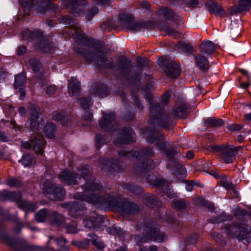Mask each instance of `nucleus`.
Segmentation results:
<instances>
[{
    "label": "nucleus",
    "instance_id": "e2e57ef3",
    "mask_svg": "<svg viewBox=\"0 0 251 251\" xmlns=\"http://www.w3.org/2000/svg\"><path fill=\"white\" fill-rule=\"evenodd\" d=\"M228 220V218L227 217L221 215L216 218L211 219L209 220V221L212 223H219Z\"/></svg>",
    "mask_w": 251,
    "mask_h": 251
},
{
    "label": "nucleus",
    "instance_id": "a211bd4d",
    "mask_svg": "<svg viewBox=\"0 0 251 251\" xmlns=\"http://www.w3.org/2000/svg\"><path fill=\"white\" fill-rule=\"evenodd\" d=\"M158 13L163 16L166 20H172L175 23L178 24L181 21L180 17L168 7L160 8Z\"/></svg>",
    "mask_w": 251,
    "mask_h": 251
},
{
    "label": "nucleus",
    "instance_id": "a19ab883",
    "mask_svg": "<svg viewBox=\"0 0 251 251\" xmlns=\"http://www.w3.org/2000/svg\"><path fill=\"white\" fill-rule=\"evenodd\" d=\"M25 83V75L24 73H20L15 76L14 88L17 89Z\"/></svg>",
    "mask_w": 251,
    "mask_h": 251
},
{
    "label": "nucleus",
    "instance_id": "49530a36",
    "mask_svg": "<svg viewBox=\"0 0 251 251\" xmlns=\"http://www.w3.org/2000/svg\"><path fill=\"white\" fill-rule=\"evenodd\" d=\"M55 185L52 184L50 181L46 180L42 186L43 191L44 193L51 194Z\"/></svg>",
    "mask_w": 251,
    "mask_h": 251
},
{
    "label": "nucleus",
    "instance_id": "393cba45",
    "mask_svg": "<svg viewBox=\"0 0 251 251\" xmlns=\"http://www.w3.org/2000/svg\"><path fill=\"white\" fill-rule=\"evenodd\" d=\"M30 113V126L31 130H34L38 128L39 123V111L37 108L34 105H31L29 107Z\"/></svg>",
    "mask_w": 251,
    "mask_h": 251
},
{
    "label": "nucleus",
    "instance_id": "39448f33",
    "mask_svg": "<svg viewBox=\"0 0 251 251\" xmlns=\"http://www.w3.org/2000/svg\"><path fill=\"white\" fill-rule=\"evenodd\" d=\"M143 228L144 234L135 236V241L136 244L139 246L147 242H162L167 239V237L166 233L161 231L157 227L147 225L144 226Z\"/></svg>",
    "mask_w": 251,
    "mask_h": 251
},
{
    "label": "nucleus",
    "instance_id": "4be33fe9",
    "mask_svg": "<svg viewBox=\"0 0 251 251\" xmlns=\"http://www.w3.org/2000/svg\"><path fill=\"white\" fill-rule=\"evenodd\" d=\"M63 207L66 208L69 210V214L75 216V212L85 209L83 203L81 201H75L73 202L64 203L61 204Z\"/></svg>",
    "mask_w": 251,
    "mask_h": 251
},
{
    "label": "nucleus",
    "instance_id": "5701e85b",
    "mask_svg": "<svg viewBox=\"0 0 251 251\" xmlns=\"http://www.w3.org/2000/svg\"><path fill=\"white\" fill-rule=\"evenodd\" d=\"M100 167L102 169L106 170L109 172H112L116 169L117 170L120 171L121 169L119 168V162L118 161L114 159H101L100 160Z\"/></svg>",
    "mask_w": 251,
    "mask_h": 251
},
{
    "label": "nucleus",
    "instance_id": "bb28decb",
    "mask_svg": "<svg viewBox=\"0 0 251 251\" xmlns=\"http://www.w3.org/2000/svg\"><path fill=\"white\" fill-rule=\"evenodd\" d=\"M194 60L198 67L203 71H207L210 65L207 59L202 54H199L194 56Z\"/></svg>",
    "mask_w": 251,
    "mask_h": 251
},
{
    "label": "nucleus",
    "instance_id": "a18cd8bd",
    "mask_svg": "<svg viewBox=\"0 0 251 251\" xmlns=\"http://www.w3.org/2000/svg\"><path fill=\"white\" fill-rule=\"evenodd\" d=\"M88 236L92 238V243L93 245L99 249L104 248V245L103 243L100 241L95 234L94 233H90Z\"/></svg>",
    "mask_w": 251,
    "mask_h": 251
},
{
    "label": "nucleus",
    "instance_id": "7ed1b4c3",
    "mask_svg": "<svg viewBox=\"0 0 251 251\" xmlns=\"http://www.w3.org/2000/svg\"><path fill=\"white\" fill-rule=\"evenodd\" d=\"M153 154L154 153L152 149L148 148H143L140 152L138 151H128L124 150L118 153L120 158H129L132 156L136 158L139 160L143 159V161L142 162H138V164L136 165L135 170L139 175L144 177L148 182L151 183L157 187H161L166 186V181L164 180L155 178L151 181V179L149 178L151 176L153 177V176H151L149 174V170L153 169L155 166L153 161L148 159V157L153 156Z\"/></svg>",
    "mask_w": 251,
    "mask_h": 251
},
{
    "label": "nucleus",
    "instance_id": "ea45409f",
    "mask_svg": "<svg viewBox=\"0 0 251 251\" xmlns=\"http://www.w3.org/2000/svg\"><path fill=\"white\" fill-rule=\"evenodd\" d=\"M50 218L52 222L57 226L61 225L65 221L64 217L56 212H53L50 215Z\"/></svg>",
    "mask_w": 251,
    "mask_h": 251
},
{
    "label": "nucleus",
    "instance_id": "603ef678",
    "mask_svg": "<svg viewBox=\"0 0 251 251\" xmlns=\"http://www.w3.org/2000/svg\"><path fill=\"white\" fill-rule=\"evenodd\" d=\"M72 244L79 249H85L88 246L89 242L88 240L82 241H73Z\"/></svg>",
    "mask_w": 251,
    "mask_h": 251
},
{
    "label": "nucleus",
    "instance_id": "338daca9",
    "mask_svg": "<svg viewBox=\"0 0 251 251\" xmlns=\"http://www.w3.org/2000/svg\"><path fill=\"white\" fill-rule=\"evenodd\" d=\"M66 228L67 232L69 233H75L77 232V229L75 226L68 225Z\"/></svg>",
    "mask_w": 251,
    "mask_h": 251
},
{
    "label": "nucleus",
    "instance_id": "f257e3e1",
    "mask_svg": "<svg viewBox=\"0 0 251 251\" xmlns=\"http://www.w3.org/2000/svg\"><path fill=\"white\" fill-rule=\"evenodd\" d=\"M81 177L86 182L82 186L83 193L81 195L76 194V199L95 205L100 204L116 208L124 214H133L139 210L138 206L134 203L116 197L113 194H104L101 185L92 178L89 166H79L76 173L63 170L59 176V179L69 185L77 184V179Z\"/></svg>",
    "mask_w": 251,
    "mask_h": 251
},
{
    "label": "nucleus",
    "instance_id": "8fccbe9b",
    "mask_svg": "<svg viewBox=\"0 0 251 251\" xmlns=\"http://www.w3.org/2000/svg\"><path fill=\"white\" fill-rule=\"evenodd\" d=\"M78 103L81 107L86 109L92 105V101L91 98L90 97L81 98L78 100Z\"/></svg>",
    "mask_w": 251,
    "mask_h": 251
},
{
    "label": "nucleus",
    "instance_id": "c03bdc74",
    "mask_svg": "<svg viewBox=\"0 0 251 251\" xmlns=\"http://www.w3.org/2000/svg\"><path fill=\"white\" fill-rule=\"evenodd\" d=\"M125 188L135 195L140 194L143 192V188L137 185L126 184Z\"/></svg>",
    "mask_w": 251,
    "mask_h": 251
},
{
    "label": "nucleus",
    "instance_id": "b1692460",
    "mask_svg": "<svg viewBox=\"0 0 251 251\" xmlns=\"http://www.w3.org/2000/svg\"><path fill=\"white\" fill-rule=\"evenodd\" d=\"M21 200L20 193L3 190L0 192V200L2 201H11L18 202Z\"/></svg>",
    "mask_w": 251,
    "mask_h": 251
},
{
    "label": "nucleus",
    "instance_id": "4d7b16f0",
    "mask_svg": "<svg viewBox=\"0 0 251 251\" xmlns=\"http://www.w3.org/2000/svg\"><path fill=\"white\" fill-rule=\"evenodd\" d=\"M233 214L236 217L240 219L246 215V210L239 208H236L234 209Z\"/></svg>",
    "mask_w": 251,
    "mask_h": 251
},
{
    "label": "nucleus",
    "instance_id": "6ab92c4d",
    "mask_svg": "<svg viewBox=\"0 0 251 251\" xmlns=\"http://www.w3.org/2000/svg\"><path fill=\"white\" fill-rule=\"evenodd\" d=\"M206 7L211 14L217 16L223 17L226 14V11L215 1H209L206 3Z\"/></svg>",
    "mask_w": 251,
    "mask_h": 251
},
{
    "label": "nucleus",
    "instance_id": "052dcab7",
    "mask_svg": "<svg viewBox=\"0 0 251 251\" xmlns=\"http://www.w3.org/2000/svg\"><path fill=\"white\" fill-rule=\"evenodd\" d=\"M137 66L139 68V71L141 73L143 71V68L146 65L147 60L144 59L141 57H138L137 59Z\"/></svg>",
    "mask_w": 251,
    "mask_h": 251
},
{
    "label": "nucleus",
    "instance_id": "4468645a",
    "mask_svg": "<svg viewBox=\"0 0 251 251\" xmlns=\"http://www.w3.org/2000/svg\"><path fill=\"white\" fill-rule=\"evenodd\" d=\"M147 134V138L151 143L156 141V146L160 150H164L167 145L164 141V136L156 132L152 127L147 128L144 130V134Z\"/></svg>",
    "mask_w": 251,
    "mask_h": 251
},
{
    "label": "nucleus",
    "instance_id": "4c0bfd02",
    "mask_svg": "<svg viewBox=\"0 0 251 251\" xmlns=\"http://www.w3.org/2000/svg\"><path fill=\"white\" fill-rule=\"evenodd\" d=\"M56 127L52 123H47L45 126V134L47 137L49 138H53L54 137V132Z\"/></svg>",
    "mask_w": 251,
    "mask_h": 251
},
{
    "label": "nucleus",
    "instance_id": "423d86ee",
    "mask_svg": "<svg viewBox=\"0 0 251 251\" xmlns=\"http://www.w3.org/2000/svg\"><path fill=\"white\" fill-rule=\"evenodd\" d=\"M242 146L235 147L228 144L207 146V149L213 152H220V157L226 163H231L235 159L238 152L242 150Z\"/></svg>",
    "mask_w": 251,
    "mask_h": 251
},
{
    "label": "nucleus",
    "instance_id": "0eeeda50",
    "mask_svg": "<svg viewBox=\"0 0 251 251\" xmlns=\"http://www.w3.org/2000/svg\"><path fill=\"white\" fill-rule=\"evenodd\" d=\"M227 234L235 237L239 241L247 239L250 237L251 227L245 223H235L226 227Z\"/></svg>",
    "mask_w": 251,
    "mask_h": 251
},
{
    "label": "nucleus",
    "instance_id": "864d4df0",
    "mask_svg": "<svg viewBox=\"0 0 251 251\" xmlns=\"http://www.w3.org/2000/svg\"><path fill=\"white\" fill-rule=\"evenodd\" d=\"M29 64L31 66L33 71L37 73L40 71L41 64L39 61L36 59H32L29 61Z\"/></svg>",
    "mask_w": 251,
    "mask_h": 251
},
{
    "label": "nucleus",
    "instance_id": "c756f323",
    "mask_svg": "<svg viewBox=\"0 0 251 251\" xmlns=\"http://www.w3.org/2000/svg\"><path fill=\"white\" fill-rule=\"evenodd\" d=\"M23 39L25 40H33L34 39H40L42 37L43 33L39 30L31 31L29 30H25L22 32Z\"/></svg>",
    "mask_w": 251,
    "mask_h": 251
},
{
    "label": "nucleus",
    "instance_id": "c85d7f7f",
    "mask_svg": "<svg viewBox=\"0 0 251 251\" xmlns=\"http://www.w3.org/2000/svg\"><path fill=\"white\" fill-rule=\"evenodd\" d=\"M144 203L148 207H159L161 205L160 201L156 197L151 194H146L143 196Z\"/></svg>",
    "mask_w": 251,
    "mask_h": 251
},
{
    "label": "nucleus",
    "instance_id": "9d476101",
    "mask_svg": "<svg viewBox=\"0 0 251 251\" xmlns=\"http://www.w3.org/2000/svg\"><path fill=\"white\" fill-rule=\"evenodd\" d=\"M1 240L15 251H33L31 247L23 239L14 240L7 235H3Z\"/></svg>",
    "mask_w": 251,
    "mask_h": 251
},
{
    "label": "nucleus",
    "instance_id": "e433bc0d",
    "mask_svg": "<svg viewBox=\"0 0 251 251\" xmlns=\"http://www.w3.org/2000/svg\"><path fill=\"white\" fill-rule=\"evenodd\" d=\"M205 125L210 127L219 126L224 125V123L222 119H216L214 117L209 118L205 121Z\"/></svg>",
    "mask_w": 251,
    "mask_h": 251
},
{
    "label": "nucleus",
    "instance_id": "680f3d73",
    "mask_svg": "<svg viewBox=\"0 0 251 251\" xmlns=\"http://www.w3.org/2000/svg\"><path fill=\"white\" fill-rule=\"evenodd\" d=\"M52 119L55 121H62L63 120L65 119V114L64 112H53Z\"/></svg>",
    "mask_w": 251,
    "mask_h": 251
},
{
    "label": "nucleus",
    "instance_id": "9b49d317",
    "mask_svg": "<svg viewBox=\"0 0 251 251\" xmlns=\"http://www.w3.org/2000/svg\"><path fill=\"white\" fill-rule=\"evenodd\" d=\"M177 153L176 151L174 149L168 150L166 152L167 156L169 158L167 168L170 169L172 173L174 175L182 174L184 171V169L182 165L174 159Z\"/></svg>",
    "mask_w": 251,
    "mask_h": 251
},
{
    "label": "nucleus",
    "instance_id": "412c9836",
    "mask_svg": "<svg viewBox=\"0 0 251 251\" xmlns=\"http://www.w3.org/2000/svg\"><path fill=\"white\" fill-rule=\"evenodd\" d=\"M219 46L214 45L211 41H204L199 46L201 54L209 55L214 52Z\"/></svg>",
    "mask_w": 251,
    "mask_h": 251
},
{
    "label": "nucleus",
    "instance_id": "7c9ffc66",
    "mask_svg": "<svg viewBox=\"0 0 251 251\" xmlns=\"http://www.w3.org/2000/svg\"><path fill=\"white\" fill-rule=\"evenodd\" d=\"M90 92L95 96L104 98L108 95L107 88L102 84H97L90 89Z\"/></svg>",
    "mask_w": 251,
    "mask_h": 251
},
{
    "label": "nucleus",
    "instance_id": "2eb2a0df",
    "mask_svg": "<svg viewBox=\"0 0 251 251\" xmlns=\"http://www.w3.org/2000/svg\"><path fill=\"white\" fill-rule=\"evenodd\" d=\"M134 132L129 128H126L123 131L119 133L118 138L114 141V144L120 146L123 144H128L133 141Z\"/></svg>",
    "mask_w": 251,
    "mask_h": 251
},
{
    "label": "nucleus",
    "instance_id": "3c124183",
    "mask_svg": "<svg viewBox=\"0 0 251 251\" xmlns=\"http://www.w3.org/2000/svg\"><path fill=\"white\" fill-rule=\"evenodd\" d=\"M47 209H42L35 214V219L38 222H43L47 217Z\"/></svg>",
    "mask_w": 251,
    "mask_h": 251
},
{
    "label": "nucleus",
    "instance_id": "a878e982",
    "mask_svg": "<svg viewBox=\"0 0 251 251\" xmlns=\"http://www.w3.org/2000/svg\"><path fill=\"white\" fill-rule=\"evenodd\" d=\"M68 88V93L71 97L78 95L80 92V83L75 78L71 77Z\"/></svg>",
    "mask_w": 251,
    "mask_h": 251
},
{
    "label": "nucleus",
    "instance_id": "f704fd0d",
    "mask_svg": "<svg viewBox=\"0 0 251 251\" xmlns=\"http://www.w3.org/2000/svg\"><path fill=\"white\" fill-rule=\"evenodd\" d=\"M133 19V18L128 14H121L119 16V23L127 28Z\"/></svg>",
    "mask_w": 251,
    "mask_h": 251
},
{
    "label": "nucleus",
    "instance_id": "de8ad7c7",
    "mask_svg": "<svg viewBox=\"0 0 251 251\" xmlns=\"http://www.w3.org/2000/svg\"><path fill=\"white\" fill-rule=\"evenodd\" d=\"M178 50L183 52H186L188 53H191L193 52V47L189 44L179 42L177 45Z\"/></svg>",
    "mask_w": 251,
    "mask_h": 251
},
{
    "label": "nucleus",
    "instance_id": "774afa93",
    "mask_svg": "<svg viewBox=\"0 0 251 251\" xmlns=\"http://www.w3.org/2000/svg\"><path fill=\"white\" fill-rule=\"evenodd\" d=\"M133 97L135 105H136L137 108L139 110H142L143 109V105L142 103L140 101L139 99L136 96H133Z\"/></svg>",
    "mask_w": 251,
    "mask_h": 251
},
{
    "label": "nucleus",
    "instance_id": "dca6fc26",
    "mask_svg": "<svg viewBox=\"0 0 251 251\" xmlns=\"http://www.w3.org/2000/svg\"><path fill=\"white\" fill-rule=\"evenodd\" d=\"M100 126L108 131H112L116 129L117 123L115 121V114L113 113L103 114L102 119L99 122Z\"/></svg>",
    "mask_w": 251,
    "mask_h": 251
},
{
    "label": "nucleus",
    "instance_id": "473e14b6",
    "mask_svg": "<svg viewBox=\"0 0 251 251\" xmlns=\"http://www.w3.org/2000/svg\"><path fill=\"white\" fill-rule=\"evenodd\" d=\"M251 5V0H239V3L234 6L232 10L235 13L242 12L247 10Z\"/></svg>",
    "mask_w": 251,
    "mask_h": 251
},
{
    "label": "nucleus",
    "instance_id": "79ce46f5",
    "mask_svg": "<svg viewBox=\"0 0 251 251\" xmlns=\"http://www.w3.org/2000/svg\"><path fill=\"white\" fill-rule=\"evenodd\" d=\"M20 162H21L25 167H28L34 164L35 161L32 155L26 154L23 155Z\"/></svg>",
    "mask_w": 251,
    "mask_h": 251
},
{
    "label": "nucleus",
    "instance_id": "13d9d810",
    "mask_svg": "<svg viewBox=\"0 0 251 251\" xmlns=\"http://www.w3.org/2000/svg\"><path fill=\"white\" fill-rule=\"evenodd\" d=\"M98 12V9L97 7H93L90 9L86 15V18L88 21H90L93 17Z\"/></svg>",
    "mask_w": 251,
    "mask_h": 251
},
{
    "label": "nucleus",
    "instance_id": "ddd939ff",
    "mask_svg": "<svg viewBox=\"0 0 251 251\" xmlns=\"http://www.w3.org/2000/svg\"><path fill=\"white\" fill-rule=\"evenodd\" d=\"M23 6H36L38 11L44 13L49 7H53L51 0H19Z\"/></svg>",
    "mask_w": 251,
    "mask_h": 251
},
{
    "label": "nucleus",
    "instance_id": "f3484780",
    "mask_svg": "<svg viewBox=\"0 0 251 251\" xmlns=\"http://www.w3.org/2000/svg\"><path fill=\"white\" fill-rule=\"evenodd\" d=\"M30 142L34 151L36 153L40 154L43 153V150L46 143L42 136L38 134L36 135L31 139Z\"/></svg>",
    "mask_w": 251,
    "mask_h": 251
},
{
    "label": "nucleus",
    "instance_id": "69168bd1",
    "mask_svg": "<svg viewBox=\"0 0 251 251\" xmlns=\"http://www.w3.org/2000/svg\"><path fill=\"white\" fill-rule=\"evenodd\" d=\"M199 3V0H189L187 1L186 4L191 8H196Z\"/></svg>",
    "mask_w": 251,
    "mask_h": 251
},
{
    "label": "nucleus",
    "instance_id": "2f4dec72",
    "mask_svg": "<svg viewBox=\"0 0 251 251\" xmlns=\"http://www.w3.org/2000/svg\"><path fill=\"white\" fill-rule=\"evenodd\" d=\"M49 239V243H51L52 242H54L59 246V251H69L68 247L65 246L67 240L64 237H59L54 238L53 236H50Z\"/></svg>",
    "mask_w": 251,
    "mask_h": 251
},
{
    "label": "nucleus",
    "instance_id": "c9c22d12",
    "mask_svg": "<svg viewBox=\"0 0 251 251\" xmlns=\"http://www.w3.org/2000/svg\"><path fill=\"white\" fill-rule=\"evenodd\" d=\"M51 194L54 196L56 200H62L65 195V191L63 188L55 185Z\"/></svg>",
    "mask_w": 251,
    "mask_h": 251
},
{
    "label": "nucleus",
    "instance_id": "6e6d98bb",
    "mask_svg": "<svg viewBox=\"0 0 251 251\" xmlns=\"http://www.w3.org/2000/svg\"><path fill=\"white\" fill-rule=\"evenodd\" d=\"M142 27V25L141 24L135 22L134 19H133L127 28L134 31H138Z\"/></svg>",
    "mask_w": 251,
    "mask_h": 251
},
{
    "label": "nucleus",
    "instance_id": "f03ea898",
    "mask_svg": "<svg viewBox=\"0 0 251 251\" xmlns=\"http://www.w3.org/2000/svg\"><path fill=\"white\" fill-rule=\"evenodd\" d=\"M75 52L81 55L86 62L93 63L99 68L114 69L119 74L128 79L131 74L132 65L131 62L125 56L119 57L114 65L113 60L106 54L103 53L101 47L92 45L87 49L78 47L75 48Z\"/></svg>",
    "mask_w": 251,
    "mask_h": 251
},
{
    "label": "nucleus",
    "instance_id": "09e8293b",
    "mask_svg": "<svg viewBox=\"0 0 251 251\" xmlns=\"http://www.w3.org/2000/svg\"><path fill=\"white\" fill-rule=\"evenodd\" d=\"M5 183L9 186L12 187H18L23 185V183L21 180L15 177H11L7 179Z\"/></svg>",
    "mask_w": 251,
    "mask_h": 251
},
{
    "label": "nucleus",
    "instance_id": "cd10ccee",
    "mask_svg": "<svg viewBox=\"0 0 251 251\" xmlns=\"http://www.w3.org/2000/svg\"><path fill=\"white\" fill-rule=\"evenodd\" d=\"M39 83L41 86L45 90L48 95H52L54 94L56 90V87L54 85H48V80L44 75H41L38 76Z\"/></svg>",
    "mask_w": 251,
    "mask_h": 251
},
{
    "label": "nucleus",
    "instance_id": "f8f14e48",
    "mask_svg": "<svg viewBox=\"0 0 251 251\" xmlns=\"http://www.w3.org/2000/svg\"><path fill=\"white\" fill-rule=\"evenodd\" d=\"M75 19L69 15H66L59 18V21L61 23L65 25H70V26L72 28L73 32L72 34L77 37L82 43L86 42V37L85 35L81 33V31L79 29V27L76 25V23L75 22Z\"/></svg>",
    "mask_w": 251,
    "mask_h": 251
},
{
    "label": "nucleus",
    "instance_id": "6e6552de",
    "mask_svg": "<svg viewBox=\"0 0 251 251\" xmlns=\"http://www.w3.org/2000/svg\"><path fill=\"white\" fill-rule=\"evenodd\" d=\"M166 75L170 78H176L181 73L180 66L173 60H169L166 56L160 57L158 60Z\"/></svg>",
    "mask_w": 251,
    "mask_h": 251
},
{
    "label": "nucleus",
    "instance_id": "37998d69",
    "mask_svg": "<svg viewBox=\"0 0 251 251\" xmlns=\"http://www.w3.org/2000/svg\"><path fill=\"white\" fill-rule=\"evenodd\" d=\"M161 29L162 31L169 36H174L175 38H178L180 36L177 30L166 25H162Z\"/></svg>",
    "mask_w": 251,
    "mask_h": 251
},
{
    "label": "nucleus",
    "instance_id": "0e129e2a",
    "mask_svg": "<svg viewBox=\"0 0 251 251\" xmlns=\"http://www.w3.org/2000/svg\"><path fill=\"white\" fill-rule=\"evenodd\" d=\"M243 126L242 125H238L237 124H234L228 126L227 128L231 131H236L241 129Z\"/></svg>",
    "mask_w": 251,
    "mask_h": 251
},
{
    "label": "nucleus",
    "instance_id": "bf43d9fd",
    "mask_svg": "<svg viewBox=\"0 0 251 251\" xmlns=\"http://www.w3.org/2000/svg\"><path fill=\"white\" fill-rule=\"evenodd\" d=\"M96 146L97 149H99L104 144H106L108 141H105L104 137H102L100 135H97L96 139Z\"/></svg>",
    "mask_w": 251,
    "mask_h": 251
},
{
    "label": "nucleus",
    "instance_id": "aec40b11",
    "mask_svg": "<svg viewBox=\"0 0 251 251\" xmlns=\"http://www.w3.org/2000/svg\"><path fill=\"white\" fill-rule=\"evenodd\" d=\"M188 108V105L185 102H179L176 103L173 108V115L178 118H182L186 116Z\"/></svg>",
    "mask_w": 251,
    "mask_h": 251
},
{
    "label": "nucleus",
    "instance_id": "20e7f679",
    "mask_svg": "<svg viewBox=\"0 0 251 251\" xmlns=\"http://www.w3.org/2000/svg\"><path fill=\"white\" fill-rule=\"evenodd\" d=\"M144 95L147 101L150 102L149 107L152 125L168 129L176 124L173 117L163 113L162 106L152 102V96L150 92H147Z\"/></svg>",
    "mask_w": 251,
    "mask_h": 251
},
{
    "label": "nucleus",
    "instance_id": "1a4fd4ad",
    "mask_svg": "<svg viewBox=\"0 0 251 251\" xmlns=\"http://www.w3.org/2000/svg\"><path fill=\"white\" fill-rule=\"evenodd\" d=\"M108 222V220L106 217H102L95 212H92L89 218L83 220L86 228L100 230L104 229V226H106V224Z\"/></svg>",
    "mask_w": 251,
    "mask_h": 251
},
{
    "label": "nucleus",
    "instance_id": "58836bf2",
    "mask_svg": "<svg viewBox=\"0 0 251 251\" xmlns=\"http://www.w3.org/2000/svg\"><path fill=\"white\" fill-rule=\"evenodd\" d=\"M188 204L189 202L183 199L174 200L173 201V205L174 207L179 211L185 209Z\"/></svg>",
    "mask_w": 251,
    "mask_h": 251
},
{
    "label": "nucleus",
    "instance_id": "72a5a7b5",
    "mask_svg": "<svg viewBox=\"0 0 251 251\" xmlns=\"http://www.w3.org/2000/svg\"><path fill=\"white\" fill-rule=\"evenodd\" d=\"M18 206L26 211L33 212L37 209V206L35 204L25 201L20 200L18 202Z\"/></svg>",
    "mask_w": 251,
    "mask_h": 251
},
{
    "label": "nucleus",
    "instance_id": "5fc2aeb1",
    "mask_svg": "<svg viewBox=\"0 0 251 251\" xmlns=\"http://www.w3.org/2000/svg\"><path fill=\"white\" fill-rule=\"evenodd\" d=\"M106 231L108 233L112 235L118 234L121 235H123L124 233V231L122 229L118 228L115 226L109 227L106 228Z\"/></svg>",
    "mask_w": 251,
    "mask_h": 251
}]
</instances>
